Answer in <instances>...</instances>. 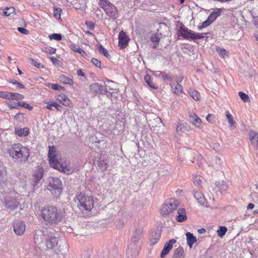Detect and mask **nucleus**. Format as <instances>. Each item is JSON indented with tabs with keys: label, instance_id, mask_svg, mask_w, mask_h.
Here are the masks:
<instances>
[{
	"label": "nucleus",
	"instance_id": "nucleus-1",
	"mask_svg": "<svg viewBox=\"0 0 258 258\" xmlns=\"http://www.w3.org/2000/svg\"><path fill=\"white\" fill-rule=\"evenodd\" d=\"M41 216L43 220L49 225L57 224L61 220V211L57 207L46 205L41 210Z\"/></svg>",
	"mask_w": 258,
	"mask_h": 258
},
{
	"label": "nucleus",
	"instance_id": "nucleus-2",
	"mask_svg": "<svg viewBox=\"0 0 258 258\" xmlns=\"http://www.w3.org/2000/svg\"><path fill=\"white\" fill-rule=\"evenodd\" d=\"M48 158L52 167L60 171H65L67 164L63 161L59 154L56 153V148L54 146H49Z\"/></svg>",
	"mask_w": 258,
	"mask_h": 258
},
{
	"label": "nucleus",
	"instance_id": "nucleus-3",
	"mask_svg": "<svg viewBox=\"0 0 258 258\" xmlns=\"http://www.w3.org/2000/svg\"><path fill=\"white\" fill-rule=\"evenodd\" d=\"M29 150L21 144H15L10 150V155L15 159L26 160L29 156Z\"/></svg>",
	"mask_w": 258,
	"mask_h": 258
},
{
	"label": "nucleus",
	"instance_id": "nucleus-4",
	"mask_svg": "<svg viewBox=\"0 0 258 258\" xmlns=\"http://www.w3.org/2000/svg\"><path fill=\"white\" fill-rule=\"evenodd\" d=\"M177 35L179 37H181L185 39L194 41L198 39H203L204 37V33H196L186 28L183 24H181L179 27Z\"/></svg>",
	"mask_w": 258,
	"mask_h": 258
},
{
	"label": "nucleus",
	"instance_id": "nucleus-5",
	"mask_svg": "<svg viewBox=\"0 0 258 258\" xmlns=\"http://www.w3.org/2000/svg\"><path fill=\"white\" fill-rule=\"evenodd\" d=\"M179 202L175 198H170L166 201L161 206L160 213L163 216H167L174 211L179 205Z\"/></svg>",
	"mask_w": 258,
	"mask_h": 258
},
{
	"label": "nucleus",
	"instance_id": "nucleus-6",
	"mask_svg": "<svg viewBox=\"0 0 258 258\" xmlns=\"http://www.w3.org/2000/svg\"><path fill=\"white\" fill-rule=\"evenodd\" d=\"M99 5L108 17L112 19L117 17V10L116 7L108 0H100Z\"/></svg>",
	"mask_w": 258,
	"mask_h": 258
},
{
	"label": "nucleus",
	"instance_id": "nucleus-7",
	"mask_svg": "<svg viewBox=\"0 0 258 258\" xmlns=\"http://www.w3.org/2000/svg\"><path fill=\"white\" fill-rule=\"evenodd\" d=\"M19 195L17 192H11L7 195L5 198V204L8 209L13 210L17 208L19 205Z\"/></svg>",
	"mask_w": 258,
	"mask_h": 258
},
{
	"label": "nucleus",
	"instance_id": "nucleus-8",
	"mask_svg": "<svg viewBox=\"0 0 258 258\" xmlns=\"http://www.w3.org/2000/svg\"><path fill=\"white\" fill-rule=\"evenodd\" d=\"M61 181L57 177H50L48 179L47 189L52 194L58 195L61 191Z\"/></svg>",
	"mask_w": 258,
	"mask_h": 258
},
{
	"label": "nucleus",
	"instance_id": "nucleus-9",
	"mask_svg": "<svg viewBox=\"0 0 258 258\" xmlns=\"http://www.w3.org/2000/svg\"><path fill=\"white\" fill-rule=\"evenodd\" d=\"M130 38L126 35L125 32L121 31L118 35V47L120 49H123L126 47L130 41Z\"/></svg>",
	"mask_w": 258,
	"mask_h": 258
},
{
	"label": "nucleus",
	"instance_id": "nucleus-10",
	"mask_svg": "<svg viewBox=\"0 0 258 258\" xmlns=\"http://www.w3.org/2000/svg\"><path fill=\"white\" fill-rule=\"evenodd\" d=\"M94 200L92 196L82 198V207L88 212H90L94 207Z\"/></svg>",
	"mask_w": 258,
	"mask_h": 258
},
{
	"label": "nucleus",
	"instance_id": "nucleus-11",
	"mask_svg": "<svg viewBox=\"0 0 258 258\" xmlns=\"http://www.w3.org/2000/svg\"><path fill=\"white\" fill-rule=\"evenodd\" d=\"M13 228L14 231L16 234L21 235L24 233L26 226L24 222L21 220H17L14 222Z\"/></svg>",
	"mask_w": 258,
	"mask_h": 258
},
{
	"label": "nucleus",
	"instance_id": "nucleus-12",
	"mask_svg": "<svg viewBox=\"0 0 258 258\" xmlns=\"http://www.w3.org/2000/svg\"><path fill=\"white\" fill-rule=\"evenodd\" d=\"M175 242L176 240L174 239H172L165 244L163 249H162L160 254L161 257H164L165 255L169 253L170 250L172 248L173 245Z\"/></svg>",
	"mask_w": 258,
	"mask_h": 258
},
{
	"label": "nucleus",
	"instance_id": "nucleus-13",
	"mask_svg": "<svg viewBox=\"0 0 258 258\" xmlns=\"http://www.w3.org/2000/svg\"><path fill=\"white\" fill-rule=\"evenodd\" d=\"M90 92L94 96L97 94L102 93L104 91L103 86L98 83H94L90 86Z\"/></svg>",
	"mask_w": 258,
	"mask_h": 258
},
{
	"label": "nucleus",
	"instance_id": "nucleus-14",
	"mask_svg": "<svg viewBox=\"0 0 258 258\" xmlns=\"http://www.w3.org/2000/svg\"><path fill=\"white\" fill-rule=\"evenodd\" d=\"M44 170L42 167H37L34 173V181L33 186L37 185V183L42 178L43 176Z\"/></svg>",
	"mask_w": 258,
	"mask_h": 258
},
{
	"label": "nucleus",
	"instance_id": "nucleus-15",
	"mask_svg": "<svg viewBox=\"0 0 258 258\" xmlns=\"http://www.w3.org/2000/svg\"><path fill=\"white\" fill-rule=\"evenodd\" d=\"M58 241L55 236L49 235L46 239V245L48 248L52 249L57 245Z\"/></svg>",
	"mask_w": 258,
	"mask_h": 258
},
{
	"label": "nucleus",
	"instance_id": "nucleus-16",
	"mask_svg": "<svg viewBox=\"0 0 258 258\" xmlns=\"http://www.w3.org/2000/svg\"><path fill=\"white\" fill-rule=\"evenodd\" d=\"M176 220L178 222H182L187 220L185 210L184 208H179L177 210Z\"/></svg>",
	"mask_w": 258,
	"mask_h": 258
},
{
	"label": "nucleus",
	"instance_id": "nucleus-17",
	"mask_svg": "<svg viewBox=\"0 0 258 258\" xmlns=\"http://www.w3.org/2000/svg\"><path fill=\"white\" fill-rule=\"evenodd\" d=\"M190 126L186 123H180L177 124L176 131L179 135H182L186 131H190Z\"/></svg>",
	"mask_w": 258,
	"mask_h": 258
},
{
	"label": "nucleus",
	"instance_id": "nucleus-18",
	"mask_svg": "<svg viewBox=\"0 0 258 258\" xmlns=\"http://www.w3.org/2000/svg\"><path fill=\"white\" fill-rule=\"evenodd\" d=\"M194 197L200 204L201 205L207 206V201L203 194L200 191H195Z\"/></svg>",
	"mask_w": 258,
	"mask_h": 258
},
{
	"label": "nucleus",
	"instance_id": "nucleus-19",
	"mask_svg": "<svg viewBox=\"0 0 258 258\" xmlns=\"http://www.w3.org/2000/svg\"><path fill=\"white\" fill-rule=\"evenodd\" d=\"M191 122L197 128H200L202 123V120L195 113L189 115Z\"/></svg>",
	"mask_w": 258,
	"mask_h": 258
},
{
	"label": "nucleus",
	"instance_id": "nucleus-20",
	"mask_svg": "<svg viewBox=\"0 0 258 258\" xmlns=\"http://www.w3.org/2000/svg\"><path fill=\"white\" fill-rule=\"evenodd\" d=\"M29 133V129L27 127L23 128L16 127L15 134L19 137H26L28 135Z\"/></svg>",
	"mask_w": 258,
	"mask_h": 258
},
{
	"label": "nucleus",
	"instance_id": "nucleus-21",
	"mask_svg": "<svg viewBox=\"0 0 258 258\" xmlns=\"http://www.w3.org/2000/svg\"><path fill=\"white\" fill-rule=\"evenodd\" d=\"M160 238V233L156 232H152L149 238L150 244L152 245L156 244L159 241Z\"/></svg>",
	"mask_w": 258,
	"mask_h": 258
},
{
	"label": "nucleus",
	"instance_id": "nucleus-22",
	"mask_svg": "<svg viewBox=\"0 0 258 258\" xmlns=\"http://www.w3.org/2000/svg\"><path fill=\"white\" fill-rule=\"evenodd\" d=\"M187 244L190 248L192 247L194 243L197 242V238L192 234L188 232L186 233Z\"/></svg>",
	"mask_w": 258,
	"mask_h": 258
},
{
	"label": "nucleus",
	"instance_id": "nucleus-23",
	"mask_svg": "<svg viewBox=\"0 0 258 258\" xmlns=\"http://www.w3.org/2000/svg\"><path fill=\"white\" fill-rule=\"evenodd\" d=\"M144 79L146 83L151 88L155 89H157L158 88L157 85L153 82L152 78H151L150 75H149V74L146 75L144 77Z\"/></svg>",
	"mask_w": 258,
	"mask_h": 258
},
{
	"label": "nucleus",
	"instance_id": "nucleus-24",
	"mask_svg": "<svg viewBox=\"0 0 258 258\" xmlns=\"http://www.w3.org/2000/svg\"><path fill=\"white\" fill-rule=\"evenodd\" d=\"M2 10V12L1 13V15L7 17L10 16L15 12V8L13 7L6 8Z\"/></svg>",
	"mask_w": 258,
	"mask_h": 258
},
{
	"label": "nucleus",
	"instance_id": "nucleus-25",
	"mask_svg": "<svg viewBox=\"0 0 258 258\" xmlns=\"http://www.w3.org/2000/svg\"><path fill=\"white\" fill-rule=\"evenodd\" d=\"M8 97L9 98H8V99L16 100H22L24 98V96L23 95L19 93L11 92H9Z\"/></svg>",
	"mask_w": 258,
	"mask_h": 258
},
{
	"label": "nucleus",
	"instance_id": "nucleus-26",
	"mask_svg": "<svg viewBox=\"0 0 258 258\" xmlns=\"http://www.w3.org/2000/svg\"><path fill=\"white\" fill-rule=\"evenodd\" d=\"M248 136L251 144L252 145H254L256 144L257 133L253 131H250L249 133Z\"/></svg>",
	"mask_w": 258,
	"mask_h": 258
},
{
	"label": "nucleus",
	"instance_id": "nucleus-27",
	"mask_svg": "<svg viewBox=\"0 0 258 258\" xmlns=\"http://www.w3.org/2000/svg\"><path fill=\"white\" fill-rule=\"evenodd\" d=\"M171 87L173 89V93L179 95L180 94L183 93V87L181 85L179 84V82H177L175 87L173 88V86L171 85Z\"/></svg>",
	"mask_w": 258,
	"mask_h": 258
},
{
	"label": "nucleus",
	"instance_id": "nucleus-28",
	"mask_svg": "<svg viewBox=\"0 0 258 258\" xmlns=\"http://www.w3.org/2000/svg\"><path fill=\"white\" fill-rule=\"evenodd\" d=\"M222 12V9H216L212 13H211L210 16V19L212 20V21H214L216 19V18L219 17Z\"/></svg>",
	"mask_w": 258,
	"mask_h": 258
},
{
	"label": "nucleus",
	"instance_id": "nucleus-29",
	"mask_svg": "<svg viewBox=\"0 0 258 258\" xmlns=\"http://www.w3.org/2000/svg\"><path fill=\"white\" fill-rule=\"evenodd\" d=\"M98 51L102 54L104 55L107 58H110V55L108 50L105 49L101 44L97 46Z\"/></svg>",
	"mask_w": 258,
	"mask_h": 258
},
{
	"label": "nucleus",
	"instance_id": "nucleus-30",
	"mask_svg": "<svg viewBox=\"0 0 258 258\" xmlns=\"http://www.w3.org/2000/svg\"><path fill=\"white\" fill-rule=\"evenodd\" d=\"M59 81L64 84L72 85L73 84L72 79L64 75H60L59 77Z\"/></svg>",
	"mask_w": 258,
	"mask_h": 258
},
{
	"label": "nucleus",
	"instance_id": "nucleus-31",
	"mask_svg": "<svg viewBox=\"0 0 258 258\" xmlns=\"http://www.w3.org/2000/svg\"><path fill=\"white\" fill-rule=\"evenodd\" d=\"M160 38L157 34H154L152 35L151 37V41L154 43L153 46V48H156L159 42L160 41Z\"/></svg>",
	"mask_w": 258,
	"mask_h": 258
},
{
	"label": "nucleus",
	"instance_id": "nucleus-32",
	"mask_svg": "<svg viewBox=\"0 0 258 258\" xmlns=\"http://www.w3.org/2000/svg\"><path fill=\"white\" fill-rule=\"evenodd\" d=\"M57 99L65 106H69L70 105V99L64 95L59 96Z\"/></svg>",
	"mask_w": 258,
	"mask_h": 258
},
{
	"label": "nucleus",
	"instance_id": "nucleus-33",
	"mask_svg": "<svg viewBox=\"0 0 258 258\" xmlns=\"http://www.w3.org/2000/svg\"><path fill=\"white\" fill-rule=\"evenodd\" d=\"M213 21L210 19L209 16L208 17L207 20L202 23L198 25V28L199 30H202V29L207 27L209 26Z\"/></svg>",
	"mask_w": 258,
	"mask_h": 258
},
{
	"label": "nucleus",
	"instance_id": "nucleus-34",
	"mask_svg": "<svg viewBox=\"0 0 258 258\" xmlns=\"http://www.w3.org/2000/svg\"><path fill=\"white\" fill-rule=\"evenodd\" d=\"M226 117L228 120L229 124L232 126L236 123L235 121L233 119V116L229 112V111L227 110L225 111Z\"/></svg>",
	"mask_w": 258,
	"mask_h": 258
},
{
	"label": "nucleus",
	"instance_id": "nucleus-35",
	"mask_svg": "<svg viewBox=\"0 0 258 258\" xmlns=\"http://www.w3.org/2000/svg\"><path fill=\"white\" fill-rule=\"evenodd\" d=\"M189 94L191 97L195 100H199L200 98V94L195 90L190 89L189 90Z\"/></svg>",
	"mask_w": 258,
	"mask_h": 258
},
{
	"label": "nucleus",
	"instance_id": "nucleus-36",
	"mask_svg": "<svg viewBox=\"0 0 258 258\" xmlns=\"http://www.w3.org/2000/svg\"><path fill=\"white\" fill-rule=\"evenodd\" d=\"M141 235L142 232L140 230H136L132 238V241L135 242L138 241V240L140 239Z\"/></svg>",
	"mask_w": 258,
	"mask_h": 258
},
{
	"label": "nucleus",
	"instance_id": "nucleus-37",
	"mask_svg": "<svg viewBox=\"0 0 258 258\" xmlns=\"http://www.w3.org/2000/svg\"><path fill=\"white\" fill-rule=\"evenodd\" d=\"M238 95L240 98L244 102H249L250 101V98L246 94L244 93L243 92H239L238 93Z\"/></svg>",
	"mask_w": 258,
	"mask_h": 258
},
{
	"label": "nucleus",
	"instance_id": "nucleus-38",
	"mask_svg": "<svg viewBox=\"0 0 258 258\" xmlns=\"http://www.w3.org/2000/svg\"><path fill=\"white\" fill-rule=\"evenodd\" d=\"M227 231V229L225 226H220L219 229L217 230V233L219 237H222Z\"/></svg>",
	"mask_w": 258,
	"mask_h": 258
},
{
	"label": "nucleus",
	"instance_id": "nucleus-39",
	"mask_svg": "<svg viewBox=\"0 0 258 258\" xmlns=\"http://www.w3.org/2000/svg\"><path fill=\"white\" fill-rule=\"evenodd\" d=\"M193 182L195 185H196L199 187H202V179L198 177L197 175H196L193 179Z\"/></svg>",
	"mask_w": 258,
	"mask_h": 258
},
{
	"label": "nucleus",
	"instance_id": "nucleus-40",
	"mask_svg": "<svg viewBox=\"0 0 258 258\" xmlns=\"http://www.w3.org/2000/svg\"><path fill=\"white\" fill-rule=\"evenodd\" d=\"M159 76H161L164 80H168L170 81L172 80V78L165 72H158Z\"/></svg>",
	"mask_w": 258,
	"mask_h": 258
},
{
	"label": "nucleus",
	"instance_id": "nucleus-41",
	"mask_svg": "<svg viewBox=\"0 0 258 258\" xmlns=\"http://www.w3.org/2000/svg\"><path fill=\"white\" fill-rule=\"evenodd\" d=\"M216 49L219 54L223 57H225L226 56L228 55L227 52L225 49L218 47Z\"/></svg>",
	"mask_w": 258,
	"mask_h": 258
},
{
	"label": "nucleus",
	"instance_id": "nucleus-42",
	"mask_svg": "<svg viewBox=\"0 0 258 258\" xmlns=\"http://www.w3.org/2000/svg\"><path fill=\"white\" fill-rule=\"evenodd\" d=\"M85 25L87 26V29L90 30H94L95 26V23L90 21H86Z\"/></svg>",
	"mask_w": 258,
	"mask_h": 258
},
{
	"label": "nucleus",
	"instance_id": "nucleus-43",
	"mask_svg": "<svg viewBox=\"0 0 258 258\" xmlns=\"http://www.w3.org/2000/svg\"><path fill=\"white\" fill-rule=\"evenodd\" d=\"M215 116L212 114H208L206 116V120L210 123H214L215 122Z\"/></svg>",
	"mask_w": 258,
	"mask_h": 258
},
{
	"label": "nucleus",
	"instance_id": "nucleus-44",
	"mask_svg": "<svg viewBox=\"0 0 258 258\" xmlns=\"http://www.w3.org/2000/svg\"><path fill=\"white\" fill-rule=\"evenodd\" d=\"M18 104L19 106L23 107L25 108L28 109L29 110L32 109V106H30L29 104L25 102H18Z\"/></svg>",
	"mask_w": 258,
	"mask_h": 258
},
{
	"label": "nucleus",
	"instance_id": "nucleus-45",
	"mask_svg": "<svg viewBox=\"0 0 258 258\" xmlns=\"http://www.w3.org/2000/svg\"><path fill=\"white\" fill-rule=\"evenodd\" d=\"M49 38L50 39L60 40L62 39V36L60 34L54 33L49 36Z\"/></svg>",
	"mask_w": 258,
	"mask_h": 258
},
{
	"label": "nucleus",
	"instance_id": "nucleus-46",
	"mask_svg": "<svg viewBox=\"0 0 258 258\" xmlns=\"http://www.w3.org/2000/svg\"><path fill=\"white\" fill-rule=\"evenodd\" d=\"M91 62L96 67L99 68H101V62L96 58H93L91 59Z\"/></svg>",
	"mask_w": 258,
	"mask_h": 258
},
{
	"label": "nucleus",
	"instance_id": "nucleus-47",
	"mask_svg": "<svg viewBox=\"0 0 258 258\" xmlns=\"http://www.w3.org/2000/svg\"><path fill=\"white\" fill-rule=\"evenodd\" d=\"M31 64L35 66V67H37V68H44V66L41 64V63H38L37 61H36L35 60H34V59H31Z\"/></svg>",
	"mask_w": 258,
	"mask_h": 258
},
{
	"label": "nucleus",
	"instance_id": "nucleus-48",
	"mask_svg": "<svg viewBox=\"0 0 258 258\" xmlns=\"http://www.w3.org/2000/svg\"><path fill=\"white\" fill-rule=\"evenodd\" d=\"M71 48L75 52H79L81 53V48L79 45H77L76 44H72L71 45Z\"/></svg>",
	"mask_w": 258,
	"mask_h": 258
},
{
	"label": "nucleus",
	"instance_id": "nucleus-49",
	"mask_svg": "<svg viewBox=\"0 0 258 258\" xmlns=\"http://www.w3.org/2000/svg\"><path fill=\"white\" fill-rule=\"evenodd\" d=\"M44 52L48 53L49 54H54L55 53L56 49L55 48L52 47L46 48L45 50H44Z\"/></svg>",
	"mask_w": 258,
	"mask_h": 258
},
{
	"label": "nucleus",
	"instance_id": "nucleus-50",
	"mask_svg": "<svg viewBox=\"0 0 258 258\" xmlns=\"http://www.w3.org/2000/svg\"><path fill=\"white\" fill-rule=\"evenodd\" d=\"M61 12V10L60 8L55 9L53 11L54 16L56 18H57V17L59 18L60 16Z\"/></svg>",
	"mask_w": 258,
	"mask_h": 258
},
{
	"label": "nucleus",
	"instance_id": "nucleus-51",
	"mask_svg": "<svg viewBox=\"0 0 258 258\" xmlns=\"http://www.w3.org/2000/svg\"><path fill=\"white\" fill-rule=\"evenodd\" d=\"M17 29L19 31V32H20L21 33H22L23 34H29V31L27 29H26L24 28L18 27Z\"/></svg>",
	"mask_w": 258,
	"mask_h": 258
},
{
	"label": "nucleus",
	"instance_id": "nucleus-52",
	"mask_svg": "<svg viewBox=\"0 0 258 258\" xmlns=\"http://www.w3.org/2000/svg\"><path fill=\"white\" fill-rule=\"evenodd\" d=\"M9 92L0 91V97L4 99H7L8 97Z\"/></svg>",
	"mask_w": 258,
	"mask_h": 258
},
{
	"label": "nucleus",
	"instance_id": "nucleus-53",
	"mask_svg": "<svg viewBox=\"0 0 258 258\" xmlns=\"http://www.w3.org/2000/svg\"><path fill=\"white\" fill-rule=\"evenodd\" d=\"M5 173L6 172H0V184L4 182L5 180Z\"/></svg>",
	"mask_w": 258,
	"mask_h": 258
},
{
	"label": "nucleus",
	"instance_id": "nucleus-54",
	"mask_svg": "<svg viewBox=\"0 0 258 258\" xmlns=\"http://www.w3.org/2000/svg\"><path fill=\"white\" fill-rule=\"evenodd\" d=\"M51 88L54 90H58L60 89H62V87L57 84H53L51 85Z\"/></svg>",
	"mask_w": 258,
	"mask_h": 258
},
{
	"label": "nucleus",
	"instance_id": "nucleus-55",
	"mask_svg": "<svg viewBox=\"0 0 258 258\" xmlns=\"http://www.w3.org/2000/svg\"><path fill=\"white\" fill-rule=\"evenodd\" d=\"M179 251L178 249H176L174 254L173 255V258H183L182 255L179 253H178L177 252Z\"/></svg>",
	"mask_w": 258,
	"mask_h": 258
},
{
	"label": "nucleus",
	"instance_id": "nucleus-56",
	"mask_svg": "<svg viewBox=\"0 0 258 258\" xmlns=\"http://www.w3.org/2000/svg\"><path fill=\"white\" fill-rule=\"evenodd\" d=\"M51 105H52L53 107H55L57 109V110H61V106L60 105H59L57 103L53 102L51 103Z\"/></svg>",
	"mask_w": 258,
	"mask_h": 258
},
{
	"label": "nucleus",
	"instance_id": "nucleus-57",
	"mask_svg": "<svg viewBox=\"0 0 258 258\" xmlns=\"http://www.w3.org/2000/svg\"><path fill=\"white\" fill-rule=\"evenodd\" d=\"M10 83L14 84V85H17L18 87H19L20 88H24V86L21 83H19L18 81H11L10 82Z\"/></svg>",
	"mask_w": 258,
	"mask_h": 258
},
{
	"label": "nucleus",
	"instance_id": "nucleus-58",
	"mask_svg": "<svg viewBox=\"0 0 258 258\" xmlns=\"http://www.w3.org/2000/svg\"><path fill=\"white\" fill-rule=\"evenodd\" d=\"M50 60L54 64H58L60 62L58 59L54 57H51Z\"/></svg>",
	"mask_w": 258,
	"mask_h": 258
},
{
	"label": "nucleus",
	"instance_id": "nucleus-59",
	"mask_svg": "<svg viewBox=\"0 0 258 258\" xmlns=\"http://www.w3.org/2000/svg\"><path fill=\"white\" fill-rule=\"evenodd\" d=\"M5 171V167L3 165V162L0 161V172H4Z\"/></svg>",
	"mask_w": 258,
	"mask_h": 258
},
{
	"label": "nucleus",
	"instance_id": "nucleus-60",
	"mask_svg": "<svg viewBox=\"0 0 258 258\" xmlns=\"http://www.w3.org/2000/svg\"><path fill=\"white\" fill-rule=\"evenodd\" d=\"M254 207V205L253 204L250 203L248 205L247 208V209H252Z\"/></svg>",
	"mask_w": 258,
	"mask_h": 258
},
{
	"label": "nucleus",
	"instance_id": "nucleus-61",
	"mask_svg": "<svg viewBox=\"0 0 258 258\" xmlns=\"http://www.w3.org/2000/svg\"><path fill=\"white\" fill-rule=\"evenodd\" d=\"M23 113H17L15 116H14V117L16 118V119H18L20 118V116H23Z\"/></svg>",
	"mask_w": 258,
	"mask_h": 258
},
{
	"label": "nucleus",
	"instance_id": "nucleus-62",
	"mask_svg": "<svg viewBox=\"0 0 258 258\" xmlns=\"http://www.w3.org/2000/svg\"><path fill=\"white\" fill-rule=\"evenodd\" d=\"M52 107H53V106L51 105V104H50L46 106V108L47 109H51Z\"/></svg>",
	"mask_w": 258,
	"mask_h": 258
},
{
	"label": "nucleus",
	"instance_id": "nucleus-63",
	"mask_svg": "<svg viewBox=\"0 0 258 258\" xmlns=\"http://www.w3.org/2000/svg\"><path fill=\"white\" fill-rule=\"evenodd\" d=\"M77 75L80 76H81V70H78L77 72Z\"/></svg>",
	"mask_w": 258,
	"mask_h": 258
},
{
	"label": "nucleus",
	"instance_id": "nucleus-64",
	"mask_svg": "<svg viewBox=\"0 0 258 258\" xmlns=\"http://www.w3.org/2000/svg\"><path fill=\"white\" fill-rule=\"evenodd\" d=\"M254 37L256 40L258 41V33L254 34Z\"/></svg>",
	"mask_w": 258,
	"mask_h": 258
}]
</instances>
